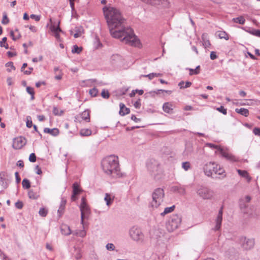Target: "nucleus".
I'll use <instances>...</instances> for the list:
<instances>
[{"label":"nucleus","mask_w":260,"mask_h":260,"mask_svg":"<svg viewBox=\"0 0 260 260\" xmlns=\"http://www.w3.org/2000/svg\"><path fill=\"white\" fill-rule=\"evenodd\" d=\"M111 35L120 39L125 44L137 45V37L132 29L125 26V20L119 10L114 7H105L103 9Z\"/></svg>","instance_id":"f257e3e1"},{"label":"nucleus","mask_w":260,"mask_h":260,"mask_svg":"<svg viewBox=\"0 0 260 260\" xmlns=\"http://www.w3.org/2000/svg\"><path fill=\"white\" fill-rule=\"evenodd\" d=\"M102 167L104 172L113 178L122 176L119 165L118 157L111 155L105 157L102 161Z\"/></svg>","instance_id":"f03ea898"},{"label":"nucleus","mask_w":260,"mask_h":260,"mask_svg":"<svg viewBox=\"0 0 260 260\" xmlns=\"http://www.w3.org/2000/svg\"><path fill=\"white\" fill-rule=\"evenodd\" d=\"M147 167L150 175L155 179L158 180L161 178L162 170L157 160L153 159L149 160L147 163Z\"/></svg>","instance_id":"7ed1b4c3"},{"label":"nucleus","mask_w":260,"mask_h":260,"mask_svg":"<svg viewBox=\"0 0 260 260\" xmlns=\"http://www.w3.org/2000/svg\"><path fill=\"white\" fill-rule=\"evenodd\" d=\"M205 174L209 176H211L213 174L221 175L224 172V169L221 166L214 162L206 163L203 168Z\"/></svg>","instance_id":"20e7f679"},{"label":"nucleus","mask_w":260,"mask_h":260,"mask_svg":"<svg viewBox=\"0 0 260 260\" xmlns=\"http://www.w3.org/2000/svg\"><path fill=\"white\" fill-rule=\"evenodd\" d=\"M164 197L165 192L162 188L155 189L152 194V200L150 202L151 206L152 208H158L162 203Z\"/></svg>","instance_id":"39448f33"},{"label":"nucleus","mask_w":260,"mask_h":260,"mask_svg":"<svg viewBox=\"0 0 260 260\" xmlns=\"http://www.w3.org/2000/svg\"><path fill=\"white\" fill-rule=\"evenodd\" d=\"M181 219L177 214L172 215L166 222V228L169 232L177 229L181 223Z\"/></svg>","instance_id":"423d86ee"},{"label":"nucleus","mask_w":260,"mask_h":260,"mask_svg":"<svg viewBox=\"0 0 260 260\" xmlns=\"http://www.w3.org/2000/svg\"><path fill=\"white\" fill-rule=\"evenodd\" d=\"M129 235L132 240L137 242L141 243L144 241V235L141 229L138 226L132 227L129 231Z\"/></svg>","instance_id":"0eeeda50"},{"label":"nucleus","mask_w":260,"mask_h":260,"mask_svg":"<svg viewBox=\"0 0 260 260\" xmlns=\"http://www.w3.org/2000/svg\"><path fill=\"white\" fill-rule=\"evenodd\" d=\"M197 194L203 200H210L213 197V191L205 186H200L196 190Z\"/></svg>","instance_id":"6e6552de"},{"label":"nucleus","mask_w":260,"mask_h":260,"mask_svg":"<svg viewBox=\"0 0 260 260\" xmlns=\"http://www.w3.org/2000/svg\"><path fill=\"white\" fill-rule=\"evenodd\" d=\"M80 209L81 211V223L83 224L84 218L86 216H88L90 213V209L88 206L85 197H82L81 203L80 205Z\"/></svg>","instance_id":"1a4fd4ad"},{"label":"nucleus","mask_w":260,"mask_h":260,"mask_svg":"<svg viewBox=\"0 0 260 260\" xmlns=\"http://www.w3.org/2000/svg\"><path fill=\"white\" fill-rule=\"evenodd\" d=\"M240 242L241 246L245 250L251 249L254 245V241L253 239H247L244 237H241Z\"/></svg>","instance_id":"9d476101"},{"label":"nucleus","mask_w":260,"mask_h":260,"mask_svg":"<svg viewBox=\"0 0 260 260\" xmlns=\"http://www.w3.org/2000/svg\"><path fill=\"white\" fill-rule=\"evenodd\" d=\"M26 143V140L23 137L14 138L13 141L12 147L14 149L22 148Z\"/></svg>","instance_id":"9b49d317"},{"label":"nucleus","mask_w":260,"mask_h":260,"mask_svg":"<svg viewBox=\"0 0 260 260\" xmlns=\"http://www.w3.org/2000/svg\"><path fill=\"white\" fill-rule=\"evenodd\" d=\"M143 2L154 6L166 7L168 6V0H142Z\"/></svg>","instance_id":"f8f14e48"},{"label":"nucleus","mask_w":260,"mask_h":260,"mask_svg":"<svg viewBox=\"0 0 260 260\" xmlns=\"http://www.w3.org/2000/svg\"><path fill=\"white\" fill-rule=\"evenodd\" d=\"M59 22L57 23V25H55V23H53L50 26V29L51 31L53 32V35L54 36L55 38L58 41H60L59 32L63 33V31L59 27Z\"/></svg>","instance_id":"ddd939ff"},{"label":"nucleus","mask_w":260,"mask_h":260,"mask_svg":"<svg viewBox=\"0 0 260 260\" xmlns=\"http://www.w3.org/2000/svg\"><path fill=\"white\" fill-rule=\"evenodd\" d=\"M243 213L249 218H255L258 216V212L253 206L247 207L246 210H243Z\"/></svg>","instance_id":"4468645a"},{"label":"nucleus","mask_w":260,"mask_h":260,"mask_svg":"<svg viewBox=\"0 0 260 260\" xmlns=\"http://www.w3.org/2000/svg\"><path fill=\"white\" fill-rule=\"evenodd\" d=\"M222 215H223V206H222L219 210L217 216L215 220L216 225L215 228L213 229L215 231H218L220 230L221 223L222 221Z\"/></svg>","instance_id":"2eb2a0df"},{"label":"nucleus","mask_w":260,"mask_h":260,"mask_svg":"<svg viewBox=\"0 0 260 260\" xmlns=\"http://www.w3.org/2000/svg\"><path fill=\"white\" fill-rule=\"evenodd\" d=\"M82 191V190L79 188L78 183L75 182L73 184V193L71 197L72 201H75L77 199L76 196Z\"/></svg>","instance_id":"dca6fc26"},{"label":"nucleus","mask_w":260,"mask_h":260,"mask_svg":"<svg viewBox=\"0 0 260 260\" xmlns=\"http://www.w3.org/2000/svg\"><path fill=\"white\" fill-rule=\"evenodd\" d=\"M220 153L223 157H224L228 160H229L232 161H237V158L234 155L224 151L223 149H220Z\"/></svg>","instance_id":"f3484780"},{"label":"nucleus","mask_w":260,"mask_h":260,"mask_svg":"<svg viewBox=\"0 0 260 260\" xmlns=\"http://www.w3.org/2000/svg\"><path fill=\"white\" fill-rule=\"evenodd\" d=\"M5 174L4 172H0V185L4 189L8 186V180L5 177Z\"/></svg>","instance_id":"a211bd4d"},{"label":"nucleus","mask_w":260,"mask_h":260,"mask_svg":"<svg viewBox=\"0 0 260 260\" xmlns=\"http://www.w3.org/2000/svg\"><path fill=\"white\" fill-rule=\"evenodd\" d=\"M44 132L45 133L49 134L52 136H57L58 135L59 133V131L57 128H53L52 129H50L49 128L45 127L44 129Z\"/></svg>","instance_id":"6ab92c4d"},{"label":"nucleus","mask_w":260,"mask_h":260,"mask_svg":"<svg viewBox=\"0 0 260 260\" xmlns=\"http://www.w3.org/2000/svg\"><path fill=\"white\" fill-rule=\"evenodd\" d=\"M120 111L119 114L121 116H124L126 114H128L130 112V110L129 108L125 107V105L123 103H120Z\"/></svg>","instance_id":"aec40b11"},{"label":"nucleus","mask_w":260,"mask_h":260,"mask_svg":"<svg viewBox=\"0 0 260 260\" xmlns=\"http://www.w3.org/2000/svg\"><path fill=\"white\" fill-rule=\"evenodd\" d=\"M162 109L164 112L167 113H170L173 110V105L171 103L166 102L162 106Z\"/></svg>","instance_id":"412c9836"},{"label":"nucleus","mask_w":260,"mask_h":260,"mask_svg":"<svg viewBox=\"0 0 260 260\" xmlns=\"http://www.w3.org/2000/svg\"><path fill=\"white\" fill-rule=\"evenodd\" d=\"M81 116L83 120H84L87 122H89L90 121V111L88 109L85 110L84 111H83L81 113Z\"/></svg>","instance_id":"4be33fe9"},{"label":"nucleus","mask_w":260,"mask_h":260,"mask_svg":"<svg viewBox=\"0 0 260 260\" xmlns=\"http://www.w3.org/2000/svg\"><path fill=\"white\" fill-rule=\"evenodd\" d=\"M66 204V200H64L63 198H62L59 208L57 211L58 213L59 214V216H60L63 214Z\"/></svg>","instance_id":"5701e85b"},{"label":"nucleus","mask_w":260,"mask_h":260,"mask_svg":"<svg viewBox=\"0 0 260 260\" xmlns=\"http://www.w3.org/2000/svg\"><path fill=\"white\" fill-rule=\"evenodd\" d=\"M202 40L203 41V45L205 48L210 46L209 40L207 39V34H203L202 36Z\"/></svg>","instance_id":"b1692460"},{"label":"nucleus","mask_w":260,"mask_h":260,"mask_svg":"<svg viewBox=\"0 0 260 260\" xmlns=\"http://www.w3.org/2000/svg\"><path fill=\"white\" fill-rule=\"evenodd\" d=\"M235 111L243 116H244L245 117H247L249 115V111L248 109L245 108H236L235 109Z\"/></svg>","instance_id":"393cba45"},{"label":"nucleus","mask_w":260,"mask_h":260,"mask_svg":"<svg viewBox=\"0 0 260 260\" xmlns=\"http://www.w3.org/2000/svg\"><path fill=\"white\" fill-rule=\"evenodd\" d=\"M61 232L64 235H69L71 233V230L69 226L64 225L61 227Z\"/></svg>","instance_id":"a878e982"},{"label":"nucleus","mask_w":260,"mask_h":260,"mask_svg":"<svg viewBox=\"0 0 260 260\" xmlns=\"http://www.w3.org/2000/svg\"><path fill=\"white\" fill-rule=\"evenodd\" d=\"M28 196L29 199L32 200H36L39 197V194L37 192L34 191L32 189H31L28 191Z\"/></svg>","instance_id":"bb28decb"},{"label":"nucleus","mask_w":260,"mask_h":260,"mask_svg":"<svg viewBox=\"0 0 260 260\" xmlns=\"http://www.w3.org/2000/svg\"><path fill=\"white\" fill-rule=\"evenodd\" d=\"M232 21L240 24H243L245 22V19L243 16H241L237 18H233Z\"/></svg>","instance_id":"cd10ccee"},{"label":"nucleus","mask_w":260,"mask_h":260,"mask_svg":"<svg viewBox=\"0 0 260 260\" xmlns=\"http://www.w3.org/2000/svg\"><path fill=\"white\" fill-rule=\"evenodd\" d=\"M217 34L220 39H224L225 40L229 39L228 34L224 31H218L217 32Z\"/></svg>","instance_id":"c85d7f7f"},{"label":"nucleus","mask_w":260,"mask_h":260,"mask_svg":"<svg viewBox=\"0 0 260 260\" xmlns=\"http://www.w3.org/2000/svg\"><path fill=\"white\" fill-rule=\"evenodd\" d=\"M175 206L173 205L170 207H167L165 209L164 212L160 213V215L164 216L165 215L173 212L174 210Z\"/></svg>","instance_id":"c756f323"},{"label":"nucleus","mask_w":260,"mask_h":260,"mask_svg":"<svg viewBox=\"0 0 260 260\" xmlns=\"http://www.w3.org/2000/svg\"><path fill=\"white\" fill-rule=\"evenodd\" d=\"M184 82L183 81H181V82H180L178 83V85L180 87V89H184V88H186L190 87L191 85V82L190 81H186L185 82V85H184Z\"/></svg>","instance_id":"7c9ffc66"},{"label":"nucleus","mask_w":260,"mask_h":260,"mask_svg":"<svg viewBox=\"0 0 260 260\" xmlns=\"http://www.w3.org/2000/svg\"><path fill=\"white\" fill-rule=\"evenodd\" d=\"M104 200L106 202V205L108 206H110L113 201V199L111 198L110 195L108 193L105 194Z\"/></svg>","instance_id":"2f4dec72"},{"label":"nucleus","mask_w":260,"mask_h":260,"mask_svg":"<svg viewBox=\"0 0 260 260\" xmlns=\"http://www.w3.org/2000/svg\"><path fill=\"white\" fill-rule=\"evenodd\" d=\"M237 172L240 176H242L246 179H248V180H250V178L249 177V175L246 171L237 170Z\"/></svg>","instance_id":"473e14b6"},{"label":"nucleus","mask_w":260,"mask_h":260,"mask_svg":"<svg viewBox=\"0 0 260 260\" xmlns=\"http://www.w3.org/2000/svg\"><path fill=\"white\" fill-rule=\"evenodd\" d=\"M80 134L82 136H89L91 135V131L89 129H82Z\"/></svg>","instance_id":"72a5a7b5"},{"label":"nucleus","mask_w":260,"mask_h":260,"mask_svg":"<svg viewBox=\"0 0 260 260\" xmlns=\"http://www.w3.org/2000/svg\"><path fill=\"white\" fill-rule=\"evenodd\" d=\"M193 151V148L192 145L190 144H187L186 145V148L184 151L185 155H189Z\"/></svg>","instance_id":"f704fd0d"},{"label":"nucleus","mask_w":260,"mask_h":260,"mask_svg":"<svg viewBox=\"0 0 260 260\" xmlns=\"http://www.w3.org/2000/svg\"><path fill=\"white\" fill-rule=\"evenodd\" d=\"M22 187L24 189H29L30 187V183L27 179H24L22 182Z\"/></svg>","instance_id":"c9c22d12"},{"label":"nucleus","mask_w":260,"mask_h":260,"mask_svg":"<svg viewBox=\"0 0 260 260\" xmlns=\"http://www.w3.org/2000/svg\"><path fill=\"white\" fill-rule=\"evenodd\" d=\"M48 213V210L45 208H41L39 211V214L41 216L46 217Z\"/></svg>","instance_id":"e433bc0d"},{"label":"nucleus","mask_w":260,"mask_h":260,"mask_svg":"<svg viewBox=\"0 0 260 260\" xmlns=\"http://www.w3.org/2000/svg\"><path fill=\"white\" fill-rule=\"evenodd\" d=\"M82 48H79L77 45H75L73 46V49L72 50V52L73 53H77L79 54L82 51Z\"/></svg>","instance_id":"4c0bfd02"},{"label":"nucleus","mask_w":260,"mask_h":260,"mask_svg":"<svg viewBox=\"0 0 260 260\" xmlns=\"http://www.w3.org/2000/svg\"><path fill=\"white\" fill-rule=\"evenodd\" d=\"M26 91L27 93L30 94L31 95V100H33L35 99L34 94L35 92L34 90V88L30 87H27L26 88Z\"/></svg>","instance_id":"58836bf2"},{"label":"nucleus","mask_w":260,"mask_h":260,"mask_svg":"<svg viewBox=\"0 0 260 260\" xmlns=\"http://www.w3.org/2000/svg\"><path fill=\"white\" fill-rule=\"evenodd\" d=\"M182 167L185 171H187L190 168V164L188 161L183 162L182 164Z\"/></svg>","instance_id":"ea45409f"},{"label":"nucleus","mask_w":260,"mask_h":260,"mask_svg":"<svg viewBox=\"0 0 260 260\" xmlns=\"http://www.w3.org/2000/svg\"><path fill=\"white\" fill-rule=\"evenodd\" d=\"M98 90L95 87H94L89 90V93L91 96L95 97L98 95Z\"/></svg>","instance_id":"a19ab883"},{"label":"nucleus","mask_w":260,"mask_h":260,"mask_svg":"<svg viewBox=\"0 0 260 260\" xmlns=\"http://www.w3.org/2000/svg\"><path fill=\"white\" fill-rule=\"evenodd\" d=\"M207 146H209L210 148H214V149H217L219 152H220V149H222V148L218 146V145H216L214 144H212V143H207L206 144Z\"/></svg>","instance_id":"79ce46f5"},{"label":"nucleus","mask_w":260,"mask_h":260,"mask_svg":"<svg viewBox=\"0 0 260 260\" xmlns=\"http://www.w3.org/2000/svg\"><path fill=\"white\" fill-rule=\"evenodd\" d=\"M109 95H110V94H109L108 90H106V89H103L102 90V93H101V96L103 98L107 99L109 98Z\"/></svg>","instance_id":"37998d69"},{"label":"nucleus","mask_w":260,"mask_h":260,"mask_svg":"<svg viewBox=\"0 0 260 260\" xmlns=\"http://www.w3.org/2000/svg\"><path fill=\"white\" fill-rule=\"evenodd\" d=\"M106 249L109 251H114L115 249V246L113 243H108L106 245Z\"/></svg>","instance_id":"c03bdc74"},{"label":"nucleus","mask_w":260,"mask_h":260,"mask_svg":"<svg viewBox=\"0 0 260 260\" xmlns=\"http://www.w3.org/2000/svg\"><path fill=\"white\" fill-rule=\"evenodd\" d=\"M26 120V126L28 128H30L32 126L31 117L30 116H27Z\"/></svg>","instance_id":"a18cd8bd"},{"label":"nucleus","mask_w":260,"mask_h":260,"mask_svg":"<svg viewBox=\"0 0 260 260\" xmlns=\"http://www.w3.org/2000/svg\"><path fill=\"white\" fill-rule=\"evenodd\" d=\"M249 32H250V34H251L254 36L260 37V30L259 29H252V30L249 31Z\"/></svg>","instance_id":"49530a36"},{"label":"nucleus","mask_w":260,"mask_h":260,"mask_svg":"<svg viewBox=\"0 0 260 260\" xmlns=\"http://www.w3.org/2000/svg\"><path fill=\"white\" fill-rule=\"evenodd\" d=\"M162 91H164V89H158L155 91H151L149 92V94L152 96H154L155 94H159L160 92H162Z\"/></svg>","instance_id":"de8ad7c7"},{"label":"nucleus","mask_w":260,"mask_h":260,"mask_svg":"<svg viewBox=\"0 0 260 260\" xmlns=\"http://www.w3.org/2000/svg\"><path fill=\"white\" fill-rule=\"evenodd\" d=\"M216 110H217L218 111H219V112H220L222 113L223 114H224V115H226V114H227V110H226V109H225V108H224V107H223V106H221L220 107H218V108H216Z\"/></svg>","instance_id":"09e8293b"},{"label":"nucleus","mask_w":260,"mask_h":260,"mask_svg":"<svg viewBox=\"0 0 260 260\" xmlns=\"http://www.w3.org/2000/svg\"><path fill=\"white\" fill-rule=\"evenodd\" d=\"M9 22V20L8 18L7 17V14L6 13L4 14L2 23L3 24H7Z\"/></svg>","instance_id":"8fccbe9b"},{"label":"nucleus","mask_w":260,"mask_h":260,"mask_svg":"<svg viewBox=\"0 0 260 260\" xmlns=\"http://www.w3.org/2000/svg\"><path fill=\"white\" fill-rule=\"evenodd\" d=\"M75 251H76V253L75 254V257L76 259H79L81 258L82 255L80 252V250L79 249H76Z\"/></svg>","instance_id":"3c124183"},{"label":"nucleus","mask_w":260,"mask_h":260,"mask_svg":"<svg viewBox=\"0 0 260 260\" xmlns=\"http://www.w3.org/2000/svg\"><path fill=\"white\" fill-rule=\"evenodd\" d=\"M29 160L30 162H34L36 161V156L34 153H32L29 156Z\"/></svg>","instance_id":"603ef678"},{"label":"nucleus","mask_w":260,"mask_h":260,"mask_svg":"<svg viewBox=\"0 0 260 260\" xmlns=\"http://www.w3.org/2000/svg\"><path fill=\"white\" fill-rule=\"evenodd\" d=\"M23 204L21 201H18L15 203V207L17 209H21L23 208Z\"/></svg>","instance_id":"864d4df0"},{"label":"nucleus","mask_w":260,"mask_h":260,"mask_svg":"<svg viewBox=\"0 0 260 260\" xmlns=\"http://www.w3.org/2000/svg\"><path fill=\"white\" fill-rule=\"evenodd\" d=\"M247 207L248 206L244 203V202H243L242 201H240V208L242 212H243V210H246Z\"/></svg>","instance_id":"5fc2aeb1"},{"label":"nucleus","mask_w":260,"mask_h":260,"mask_svg":"<svg viewBox=\"0 0 260 260\" xmlns=\"http://www.w3.org/2000/svg\"><path fill=\"white\" fill-rule=\"evenodd\" d=\"M253 133L255 135L260 137V128L254 127L253 129Z\"/></svg>","instance_id":"6e6d98bb"},{"label":"nucleus","mask_w":260,"mask_h":260,"mask_svg":"<svg viewBox=\"0 0 260 260\" xmlns=\"http://www.w3.org/2000/svg\"><path fill=\"white\" fill-rule=\"evenodd\" d=\"M30 17L31 19H35L36 21H39L41 18L40 15H37L35 14H31Z\"/></svg>","instance_id":"4d7b16f0"},{"label":"nucleus","mask_w":260,"mask_h":260,"mask_svg":"<svg viewBox=\"0 0 260 260\" xmlns=\"http://www.w3.org/2000/svg\"><path fill=\"white\" fill-rule=\"evenodd\" d=\"M141 102H140V100L139 99L138 100H137V101H136L135 102V103L134 104V107L136 108V109H139L141 107Z\"/></svg>","instance_id":"13d9d810"},{"label":"nucleus","mask_w":260,"mask_h":260,"mask_svg":"<svg viewBox=\"0 0 260 260\" xmlns=\"http://www.w3.org/2000/svg\"><path fill=\"white\" fill-rule=\"evenodd\" d=\"M153 75V73H152L149 74L148 75H141L140 77H147V78H148V79L150 80H151L154 78V77Z\"/></svg>","instance_id":"bf43d9fd"},{"label":"nucleus","mask_w":260,"mask_h":260,"mask_svg":"<svg viewBox=\"0 0 260 260\" xmlns=\"http://www.w3.org/2000/svg\"><path fill=\"white\" fill-rule=\"evenodd\" d=\"M15 176L16 178V182L17 184L19 183L21 180V178L19 175L18 172H16L15 173Z\"/></svg>","instance_id":"052dcab7"},{"label":"nucleus","mask_w":260,"mask_h":260,"mask_svg":"<svg viewBox=\"0 0 260 260\" xmlns=\"http://www.w3.org/2000/svg\"><path fill=\"white\" fill-rule=\"evenodd\" d=\"M217 55L216 54V52H214V51H212L210 53V58L212 59V60H214L216 58H217Z\"/></svg>","instance_id":"680f3d73"},{"label":"nucleus","mask_w":260,"mask_h":260,"mask_svg":"<svg viewBox=\"0 0 260 260\" xmlns=\"http://www.w3.org/2000/svg\"><path fill=\"white\" fill-rule=\"evenodd\" d=\"M35 169L36 170V173L38 175H40L42 173L41 169L39 167V166H36Z\"/></svg>","instance_id":"e2e57ef3"},{"label":"nucleus","mask_w":260,"mask_h":260,"mask_svg":"<svg viewBox=\"0 0 260 260\" xmlns=\"http://www.w3.org/2000/svg\"><path fill=\"white\" fill-rule=\"evenodd\" d=\"M82 35V32L80 30H77L76 32L74 35L75 38L79 37Z\"/></svg>","instance_id":"0e129e2a"},{"label":"nucleus","mask_w":260,"mask_h":260,"mask_svg":"<svg viewBox=\"0 0 260 260\" xmlns=\"http://www.w3.org/2000/svg\"><path fill=\"white\" fill-rule=\"evenodd\" d=\"M78 235H79L80 237H83L86 235V232L84 230H82L80 231L79 233H77Z\"/></svg>","instance_id":"69168bd1"},{"label":"nucleus","mask_w":260,"mask_h":260,"mask_svg":"<svg viewBox=\"0 0 260 260\" xmlns=\"http://www.w3.org/2000/svg\"><path fill=\"white\" fill-rule=\"evenodd\" d=\"M6 66L7 67H11L13 69H15V67L13 65V63L12 62H8L6 64Z\"/></svg>","instance_id":"338daca9"},{"label":"nucleus","mask_w":260,"mask_h":260,"mask_svg":"<svg viewBox=\"0 0 260 260\" xmlns=\"http://www.w3.org/2000/svg\"><path fill=\"white\" fill-rule=\"evenodd\" d=\"M131 119L135 121L136 122H139L140 121V119L137 118L135 115H132Z\"/></svg>","instance_id":"774afa93"}]
</instances>
